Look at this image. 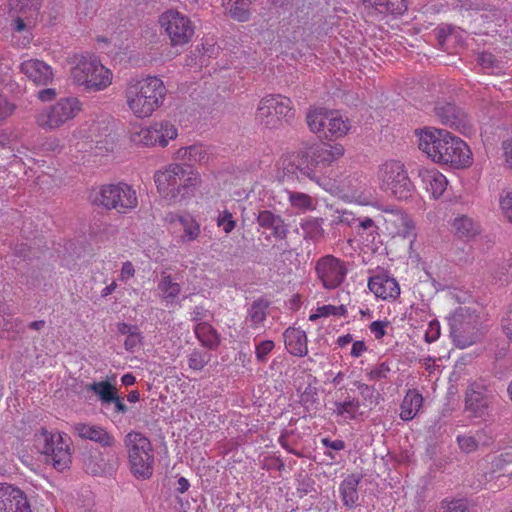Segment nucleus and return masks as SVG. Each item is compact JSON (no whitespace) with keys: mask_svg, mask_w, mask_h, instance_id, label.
<instances>
[{"mask_svg":"<svg viewBox=\"0 0 512 512\" xmlns=\"http://www.w3.org/2000/svg\"><path fill=\"white\" fill-rule=\"evenodd\" d=\"M418 136L419 149L434 163L454 169H466L473 164V153L468 144L449 131L425 128Z\"/></svg>","mask_w":512,"mask_h":512,"instance_id":"obj_1","label":"nucleus"},{"mask_svg":"<svg viewBox=\"0 0 512 512\" xmlns=\"http://www.w3.org/2000/svg\"><path fill=\"white\" fill-rule=\"evenodd\" d=\"M166 94L164 82L156 76L131 78L124 90L127 108L137 119L151 117L164 104Z\"/></svg>","mask_w":512,"mask_h":512,"instance_id":"obj_2","label":"nucleus"},{"mask_svg":"<svg viewBox=\"0 0 512 512\" xmlns=\"http://www.w3.org/2000/svg\"><path fill=\"white\" fill-rule=\"evenodd\" d=\"M159 194L171 202L180 201L190 195L199 183V175L180 164H170L154 174Z\"/></svg>","mask_w":512,"mask_h":512,"instance_id":"obj_3","label":"nucleus"},{"mask_svg":"<svg viewBox=\"0 0 512 512\" xmlns=\"http://www.w3.org/2000/svg\"><path fill=\"white\" fill-rule=\"evenodd\" d=\"M451 336L460 348L469 347L484 335L483 318L476 306L460 305L447 317Z\"/></svg>","mask_w":512,"mask_h":512,"instance_id":"obj_4","label":"nucleus"},{"mask_svg":"<svg viewBox=\"0 0 512 512\" xmlns=\"http://www.w3.org/2000/svg\"><path fill=\"white\" fill-rule=\"evenodd\" d=\"M90 200L96 206L121 214L130 213L138 206L136 190L125 182L94 188L90 193Z\"/></svg>","mask_w":512,"mask_h":512,"instance_id":"obj_5","label":"nucleus"},{"mask_svg":"<svg viewBox=\"0 0 512 512\" xmlns=\"http://www.w3.org/2000/svg\"><path fill=\"white\" fill-rule=\"evenodd\" d=\"M74 63L75 65L71 68V77L76 84L90 91H102L112 84V71L95 56H75Z\"/></svg>","mask_w":512,"mask_h":512,"instance_id":"obj_6","label":"nucleus"},{"mask_svg":"<svg viewBox=\"0 0 512 512\" xmlns=\"http://www.w3.org/2000/svg\"><path fill=\"white\" fill-rule=\"evenodd\" d=\"M131 473L137 478L149 479L154 471V450L148 437L141 432L130 431L124 438Z\"/></svg>","mask_w":512,"mask_h":512,"instance_id":"obj_7","label":"nucleus"},{"mask_svg":"<svg viewBox=\"0 0 512 512\" xmlns=\"http://www.w3.org/2000/svg\"><path fill=\"white\" fill-rule=\"evenodd\" d=\"M310 131L328 140L345 137L351 129L350 120L338 110L323 107L311 109L306 116Z\"/></svg>","mask_w":512,"mask_h":512,"instance_id":"obj_8","label":"nucleus"},{"mask_svg":"<svg viewBox=\"0 0 512 512\" xmlns=\"http://www.w3.org/2000/svg\"><path fill=\"white\" fill-rule=\"evenodd\" d=\"M256 118L268 129H280L291 124L295 118V109L290 98L270 94L259 101Z\"/></svg>","mask_w":512,"mask_h":512,"instance_id":"obj_9","label":"nucleus"},{"mask_svg":"<svg viewBox=\"0 0 512 512\" xmlns=\"http://www.w3.org/2000/svg\"><path fill=\"white\" fill-rule=\"evenodd\" d=\"M34 444L39 452L48 457L55 469L63 471L71 464V439L60 432L51 433L42 428L34 435Z\"/></svg>","mask_w":512,"mask_h":512,"instance_id":"obj_10","label":"nucleus"},{"mask_svg":"<svg viewBox=\"0 0 512 512\" xmlns=\"http://www.w3.org/2000/svg\"><path fill=\"white\" fill-rule=\"evenodd\" d=\"M376 177L380 190L386 194L400 200L412 195L414 185L402 162L398 160L384 162L378 167Z\"/></svg>","mask_w":512,"mask_h":512,"instance_id":"obj_11","label":"nucleus"},{"mask_svg":"<svg viewBox=\"0 0 512 512\" xmlns=\"http://www.w3.org/2000/svg\"><path fill=\"white\" fill-rule=\"evenodd\" d=\"M82 110L83 104L77 97H63L38 112L35 122L43 130H57L75 119Z\"/></svg>","mask_w":512,"mask_h":512,"instance_id":"obj_12","label":"nucleus"},{"mask_svg":"<svg viewBox=\"0 0 512 512\" xmlns=\"http://www.w3.org/2000/svg\"><path fill=\"white\" fill-rule=\"evenodd\" d=\"M158 23L161 31L169 39V44L173 48L188 45L194 37L195 26L192 20L189 16L176 9L164 11L159 16Z\"/></svg>","mask_w":512,"mask_h":512,"instance_id":"obj_13","label":"nucleus"},{"mask_svg":"<svg viewBox=\"0 0 512 512\" xmlns=\"http://www.w3.org/2000/svg\"><path fill=\"white\" fill-rule=\"evenodd\" d=\"M380 219L386 232L391 236L407 238L413 243L416 240L417 232L413 218L405 211L398 208L382 209Z\"/></svg>","mask_w":512,"mask_h":512,"instance_id":"obj_14","label":"nucleus"},{"mask_svg":"<svg viewBox=\"0 0 512 512\" xmlns=\"http://www.w3.org/2000/svg\"><path fill=\"white\" fill-rule=\"evenodd\" d=\"M168 231L177 238L178 243L197 240L201 234L200 223L187 212H170L165 216Z\"/></svg>","mask_w":512,"mask_h":512,"instance_id":"obj_15","label":"nucleus"},{"mask_svg":"<svg viewBox=\"0 0 512 512\" xmlns=\"http://www.w3.org/2000/svg\"><path fill=\"white\" fill-rule=\"evenodd\" d=\"M315 272L325 289H335L345 280L348 269L343 260L326 255L317 260Z\"/></svg>","mask_w":512,"mask_h":512,"instance_id":"obj_16","label":"nucleus"},{"mask_svg":"<svg viewBox=\"0 0 512 512\" xmlns=\"http://www.w3.org/2000/svg\"><path fill=\"white\" fill-rule=\"evenodd\" d=\"M331 193L347 203L366 206L371 203V194L366 185L355 176H347L331 189Z\"/></svg>","mask_w":512,"mask_h":512,"instance_id":"obj_17","label":"nucleus"},{"mask_svg":"<svg viewBox=\"0 0 512 512\" xmlns=\"http://www.w3.org/2000/svg\"><path fill=\"white\" fill-rule=\"evenodd\" d=\"M371 16H402L408 9L406 0H356Z\"/></svg>","mask_w":512,"mask_h":512,"instance_id":"obj_18","label":"nucleus"},{"mask_svg":"<svg viewBox=\"0 0 512 512\" xmlns=\"http://www.w3.org/2000/svg\"><path fill=\"white\" fill-rule=\"evenodd\" d=\"M0 512H32L25 493L12 485L0 484Z\"/></svg>","mask_w":512,"mask_h":512,"instance_id":"obj_19","label":"nucleus"},{"mask_svg":"<svg viewBox=\"0 0 512 512\" xmlns=\"http://www.w3.org/2000/svg\"><path fill=\"white\" fill-rule=\"evenodd\" d=\"M368 288L377 298L384 301H394L401 293L397 280L385 273L370 277Z\"/></svg>","mask_w":512,"mask_h":512,"instance_id":"obj_20","label":"nucleus"},{"mask_svg":"<svg viewBox=\"0 0 512 512\" xmlns=\"http://www.w3.org/2000/svg\"><path fill=\"white\" fill-rule=\"evenodd\" d=\"M417 176L422 187L434 199H439L447 189L448 180L444 174L434 167H420Z\"/></svg>","mask_w":512,"mask_h":512,"instance_id":"obj_21","label":"nucleus"},{"mask_svg":"<svg viewBox=\"0 0 512 512\" xmlns=\"http://www.w3.org/2000/svg\"><path fill=\"white\" fill-rule=\"evenodd\" d=\"M73 431L82 439L93 441L104 448L115 446V437L104 427L87 423H77Z\"/></svg>","mask_w":512,"mask_h":512,"instance_id":"obj_22","label":"nucleus"},{"mask_svg":"<svg viewBox=\"0 0 512 512\" xmlns=\"http://www.w3.org/2000/svg\"><path fill=\"white\" fill-rule=\"evenodd\" d=\"M20 69L29 80L37 85H47L53 79L52 68L38 59L23 61L20 65Z\"/></svg>","mask_w":512,"mask_h":512,"instance_id":"obj_23","label":"nucleus"},{"mask_svg":"<svg viewBox=\"0 0 512 512\" xmlns=\"http://www.w3.org/2000/svg\"><path fill=\"white\" fill-rule=\"evenodd\" d=\"M286 350L293 356L303 357L308 353L306 332L298 327H289L283 333Z\"/></svg>","mask_w":512,"mask_h":512,"instance_id":"obj_24","label":"nucleus"},{"mask_svg":"<svg viewBox=\"0 0 512 512\" xmlns=\"http://www.w3.org/2000/svg\"><path fill=\"white\" fill-rule=\"evenodd\" d=\"M15 15V19H13L11 22V29L14 32V43L18 47L25 48L31 43L33 39L31 28L35 26L37 22H29L27 18L21 14Z\"/></svg>","mask_w":512,"mask_h":512,"instance_id":"obj_25","label":"nucleus"},{"mask_svg":"<svg viewBox=\"0 0 512 512\" xmlns=\"http://www.w3.org/2000/svg\"><path fill=\"white\" fill-rule=\"evenodd\" d=\"M296 161L299 172L313 180L320 167L314 144L297 152Z\"/></svg>","mask_w":512,"mask_h":512,"instance_id":"obj_26","label":"nucleus"},{"mask_svg":"<svg viewBox=\"0 0 512 512\" xmlns=\"http://www.w3.org/2000/svg\"><path fill=\"white\" fill-rule=\"evenodd\" d=\"M435 113L442 124L460 131L465 129L464 115L454 105H438L435 107Z\"/></svg>","mask_w":512,"mask_h":512,"instance_id":"obj_27","label":"nucleus"},{"mask_svg":"<svg viewBox=\"0 0 512 512\" xmlns=\"http://www.w3.org/2000/svg\"><path fill=\"white\" fill-rule=\"evenodd\" d=\"M424 398L416 389H410L405 394L400 405V418L403 421L414 419L423 405Z\"/></svg>","mask_w":512,"mask_h":512,"instance_id":"obj_28","label":"nucleus"},{"mask_svg":"<svg viewBox=\"0 0 512 512\" xmlns=\"http://www.w3.org/2000/svg\"><path fill=\"white\" fill-rule=\"evenodd\" d=\"M153 145L162 148L168 146L170 140L178 136V129L168 120L155 121L152 123Z\"/></svg>","mask_w":512,"mask_h":512,"instance_id":"obj_29","label":"nucleus"},{"mask_svg":"<svg viewBox=\"0 0 512 512\" xmlns=\"http://www.w3.org/2000/svg\"><path fill=\"white\" fill-rule=\"evenodd\" d=\"M42 0H9L12 14L24 15L29 22H37L40 15Z\"/></svg>","mask_w":512,"mask_h":512,"instance_id":"obj_30","label":"nucleus"},{"mask_svg":"<svg viewBox=\"0 0 512 512\" xmlns=\"http://www.w3.org/2000/svg\"><path fill=\"white\" fill-rule=\"evenodd\" d=\"M175 158L189 165L205 164L209 160V154L203 145L194 144L189 147L179 148L175 153Z\"/></svg>","mask_w":512,"mask_h":512,"instance_id":"obj_31","label":"nucleus"},{"mask_svg":"<svg viewBox=\"0 0 512 512\" xmlns=\"http://www.w3.org/2000/svg\"><path fill=\"white\" fill-rule=\"evenodd\" d=\"M489 406L488 397L470 387L466 392L465 408L474 417H483Z\"/></svg>","mask_w":512,"mask_h":512,"instance_id":"obj_32","label":"nucleus"},{"mask_svg":"<svg viewBox=\"0 0 512 512\" xmlns=\"http://www.w3.org/2000/svg\"><path fill=\"white\" fill-rule=\"evenodd\" d=\"M320 167L330 166L333 162L340 159L345 152L344 146L335 144H314Z\"/></svg>","mask_w":512,"mask_h":512,"instance_id":"obj_33","label":"nucleus"},{"mask_svg":"<svg viewBox=\"0 0 512 512\" xmlns=\"http://www.w3.org/2000/svg\"><path fill=\"white\" fill-rule=\"evenodd\" d=\"M254 0H223L226 13L235 21L246 22L250 19V9Z\"/></svg>","mask_w":512,"mask_h":512,"instance_id":"obj_34","label":"nucleus"},{"mask_svg":"<svg viewBox=\"0 0 512 512\" xmlns=\"http://www.w3.org/2000/svg\"><path fill=\"white\" fill-rule=\"evenodd\" d=\"M333 413L344 421L355 420L363 413L360 412V402L355 398L348 397L344 401L334 402Z\"/></svg>","mask_w":512,"mask_h":512,"instance_id":"obj_35","label":"nucleus"},{"mask_svg":"<svg viewBox=\"0 0 512 512\" xmlns=\"http://www.w3.org/2000/svg\"><path fill=\"white\" fill-rule=\"evenodd\" d=\"M257 222L262 228L271 229L273 235L277 238H283L286 234V228L282 218L269 210L260 211Z\"/></svg>","mask_w":512,"mask_h":512,"instance_id":"obj_36","label":"nucleus"},{"mask_svg":"<svg viewBox=\"0 0 512 512\" xmlns=\"http://www.w3.org/2000/svg\"><path fill=\"white\" fill-rule=\"evenodd\" d=\"M195 335L199 342L208 349H216L220 344V335L207 322H200L194 328Z\"/></svg>","mask_w":512,"mask_h":512,"instance_id":"obj_37","label":"nucleus"},{"mask_svg":"<svg viewBox=\"0 0 512 512\" xmlns=\"http://www.w3.org/2000/svg\"><path fill=\"white\" fill-rule=\"evenodd\" d=\"M359 479L355 475L347 476L340 485V494L344 505L352 508L358 501Z\"/></svg>","mask_w":512,"mask_h":512,"instance_id":"obj_38","label":"nucleus"},{"mask_svg":"<svg viewBox=\"0 0 512 512\" xmlns=\"http://www.w3.org/2000/svg\"><path fill=\"white\" fill-rule=\"evenodd\" d=\"M452 228L460 238H471L480 233V225L472 218L464 215L454 219Z\"/></svg>","mask_w":512,"mask_h":512,"instance_id":"obj_39","label":"nucleus"},{"mask_svg":"<svg viewBox=\"0 0 512 512\" xmlns=\"http://www.w3.org/2000/svg\"><path fill=\"white\" fill-rule=\"evenodd\" d=\"M269 305V301L263 298L252 302L247 311V321L251 322L252 328H258L264 323Z\"/></svg>","mask_w":512,"mask_h":512,"instance_id":"obj_40","label":"nucleus"},{"mask_svg":"<svg viewBox=\"0 0 512 512\" xmlns=\"http://www.w3.org/2000/svg\"><path fill=\"white\" fill-rule=\"evenodd\" d=\"M87 389L93 391L104 404H109L115 400L117 391L108 381L93 382L87 386Z\"/></svg>","mask_w":512,"mask_h":512,"instance_id":"obj_41","label":"nucleus"},{"mask_svg":"<svg viewBox=\"0 0 512 512\" xmlns=\"http://www.w3.org/2000/svg\"><path fill=\"white\" fill-rule=\"evenodd\" d=\"M152 123L149 126H138L130 132V141L142 147H154Z\"/></svg>","mask_w":512,"mask_h":512,"instance_id":"obj_42","label":"nucleus"},{"mask_svg":"<svg viewBox=\"0 0 512 512\" xmlns=\"http://www.w3.org/2000/svg\"><path fill=\"white\" fill-rule=\"evenodd\" d=\"M18 139L19 133L15 130L6 129L0 131V147L9 148L14 157L24 155L26 151V148L16 146Z\"/></svg>","mask_w":512,"mask_h":512,"instance_id":"obj_43","label":"nucleus"},{"mask_svg":"<svg viewBox=\"0 0 512 512\" xmlns=\"http://www.w3.org/2000/svg\"><path fill=\"white\" fill-rule=\"evenodd\" d=\"M158 289L162 297L167 302H172L180 294L181 287L177 282L172 280L170 275L163 276L158 284Z\"/></svg>","mask_w":512,"mask_h":512,"instance_id":"obj_44","label":"nucleus"},{"mask_svg":"<svg viewBox=\"0 0 512 512\" xmlns=\"http://www.w3.org/2000/svg\"><path fill=\"white\" fill-rule=\"evenodd\" d=\"M288 200L293 208L302 212L314 209L313 199L306 193L289 191Z\"/></svg>","mask_w":512,"mask_h":512,"instance_id":"obj_45","label":"nucleus"},{"mask_svg":"<svg viewBox=\"0 0 512 512\" xmlns=\"http://www.w3.org/2000/svg\"><path fill=\"white\" fill-rule=\"evenodd\" d=\"M347 314V309L344 305H323L316 309V312L313 314H310L309 320L310 321H316L318 318L321 317H329V316H340L343 317Z\"/></svg>","mask_w":512,"mask_h":512,"instance_id":"obj_46","label":"nucleus"},{"mask_svg":"<svg viewBox=\"0 0 512 512\" xmlns=\"http://www.w3.org/2000/svg\"><path fill=\"white\" fill-rule=\"evenodd\" d=\"M477 62L486 73L498 74L501 71L499 61H497L495 56L491 53L483 52L479 54Z\"/></svg>","mask_w":512,"mask_h":512,"instance_id":"obj_47","label":"nucleus"},{"mask_svg":"<svg viewBox=\"0 0 512 512\" xmlns=\"http://www.w3.org/2000/svg\"><path fill=\"white\" fill-rule=\"evenodd\" d=\"M483 431H477L476 435H459L457 436V443L461 451L465 453H472L478 449V439L481 438Z\"/></svg>","mask_w":512,"mask_h":512,"instance_id":"obj_48","label":"nucleus"},{"mask_svg":"<svg viewBox=\"0 0 512 512\" xmlns=\"http://www.w3.org/2000/svg\"><path fill=\"white\" fill-rule=\"evenodd\" d=\"M8 306L5 302L0 301V334L4 336V333L14 331L17 327V320H14L9 313H7Z\"/></svg>","mask_w":512,"mask_h":512,"instance_id":"obj_49","label":"nucleus"},{"mask_svg":"<svg viewBox=\"0 0 512 512\" xmlns=\"http://www.w3.org/2000/svg\"><path fill=\"white\" fill-rule=\"evenodd\" d=\"M210 361V356L199 350H193L188 356V366L194 371H201Z\"/></svg>","mask_w":512,"mask_h":512,"instance_id":"obj_50","label":"nucleus"},{"mask_svg":"<svg viewBox=\"0 0 512 512\" xmlns=\"http://www.w3.org/2000/svg\"><path fill=\"white\" fill-rule=\"evenodd\" d=\"M499 207L504 218L512 223V190L503 191L500 194Z\"/></svg>","mask_w":512,"mask_h":512,"instance_id":"obj_51","label":"nucleus"},{"mask_svg":"<svg viewBox=\"0 0 512 512\" xmlns=\"http://www.w3.org/2000/svg\"><path fill=\"white\" fill-rule=\"evenodd\" d=\"M297 164L298 162L296 161V153L282 157L280 160V165L283 170L282 177H289L290 175H294L297 171H299Z\"/></svg>","mask_w":512,"mask_h":512,"instance_id":"obj_52","label":"nucleus"},{"mask_svg":"<svg viewBox=\"0 0 512 512\" xmlns=\"http://www.w3.org/2000/svg\"><path fill=\"white\" fill-rule=\"evenodd\" d=\"M217 226L222 228L226 234L231 233L236 227V221L230 211L224 210L217 218Z\"/></svg>","mask_w":512,"mask_h":512,"instance_id":"obj_53","label":"nucleus"},{"mask_svg":"<svg viewBox=\"0 0 512 512\" xmlns=\"http://www.w3.org/2000/svg\"><path fill=\"white\" fill-rule=\"evenodd\" d=\"M443 512H469L464 499L443 500L441 502Z\"/></svg>","mask_w":512,"mask_h":512,"instance_id":"obj_54","label":"nucleus"},{"mask_svg":"<svg viewBox=\"0 0 512 512\" xmlns=\"http://www.w3.org/2000/svg\"><path fill=\"white\" fill-rule=\"evenodd\" d=\"M274 347H275V344L272 340L261 341L255 347L256 359L259 362H266L268 354H270L272 352Z\"/></svg>","mask_w":512,"mask_h":512,"instance_id":"obj_55","label":"nucleus"},{"mask_svg":"<svg viewBox=\"0 0 512 512\" xmlns=\"http://www.w3.org/2000/svg\"><path fill=\"white\" fill-rule=\"evenodd\" d=\"M390 372V366L386 363H380L372 368L368 373V379L372 381H379L385 379Z\"/></svg>","mask_w":512,"mask_h":512,"instance_id":"obj_56","label":"nucleus"},{"mask_svg":"<svg viewBox=\"0 0 512 512\" xmlns=\"http://www.w3.org/2000/svg\"><path fill=\"white\" fill-rule=\"evenodd\" d=\"M16 106L0 92V122L9 118L15 112Z\"/></svg>","mask_w":512,"mask_h":512,"instance_id":"obj_57","label":"nucleus"},{"mask_svg":"<svg viewBox=\"0 0 512 512\" xmlns=\"http://www.w3.org/2000/svg\"><path fill=\"white\" fill-rule=\"evenodd\" d=\"M62 149L63 145L61 144L60 139L57 137H49L41 145V150L43 152L60 153Z\"/></svg>","mask_w":512,"mask_h":512,"instance_id":"obj_58","label":"nucleus"},{"mask_svg":"<svg viewBox=\"0 0 512 512\" xmlns=\"http://www.w3.org/2000/svg\"><path fill=\"white\" fill-rule=\"evenodd\" d=\"M388 321H374L370 324L369 329L370 332L374 335L375 339L380 340L386 334V328L388 327Z\"/></svg>","mask_w":512,"mask_h":512,"instance_id":"obj_59","label":"nucleus"},{"mask_svg":"<svg viewBox=\"0 0 512 512\" xmlns=\"http://www.w3.org/2000/svg\"><path fill=\"white\" fill-rule=\"evenodd\" d=\"M440 337V324L438 321L433 320L429 322L425 331V340L428 343L436 341Z\"/></svg>","mask_w":512,"mask_h":512,"instance_id":"obj_60","label":"nucleus"},{"mask_svg":"<svg viewBox=\"0 0 512 512\" xmlns=\"http://www.w3.org/2000/svg\"><path fill=\"white\" fill-rule=\"evenodd\" d=\"M135 268L132 262L126 261L122 264L119 279L123 282H127L135 276Z\"/></svg>","mask_w":512,"mask_h":512,"instance_id":"obj_61","label":"nucleus"},{"mask_svg":"<svg viewBox=\"0 0 512 512\" xmlns=\"http://www.w3.org/2000/svg\"><path fill=\"white\" fill-rule=\"evenodd\" d=\"M141 340L142 336L140 331L134 332L133 334L127 336L124 342V346L126 350L133 351L141 343Z\"/></svg>","mask_w":512,"mask_h":512,"instance_id":"obj_62","label":"nucleus"},{"mask_svg":"<svg viewBox=\"0 0 512 512\" xmlns=\"http://www.w3.org/2000/svg\"><path fill=\"white\" fill-rule=\"evenodd\" d=\"M337 219L339 223H343L348 226H353L358 221L354 214L347 210L338 211Z\"/></svg>","mask_w":512,"mask_h":512,"instance_id":"obj_63","label":"nucleus"},{"mask_svg":"<svg viewBox=\"0 0 512 512\" xmlns=\"http://www.w3.org/2000/svg\"><path fill=\"white\" fill-rule=\"evenodd\" d=\"M502 328L505 335L512 340V311L509 312L502 320Z\"/></svg>","mask_w":512,"mask_h":512,"instance_id":"obj_64","label":"nucleus"}]
</instances>
